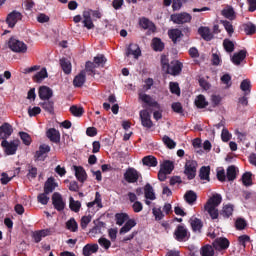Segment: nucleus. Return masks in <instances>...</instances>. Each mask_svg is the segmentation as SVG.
Returning <instances> with one entry per match:
<instances>
[{"instance_id":"obj_47","label":"nucleus","mask_w":256,"mask_h":256,"mask_svg":"<svg viewBox=\"0 0 256 256\" xmlns=\"http://www.w3.org/2000/svg\"><path fill=\"white\" fill-rule=\"evenodd\" d=\"M185 201L189 203V205H193L197 201V194L193 191H188L185 194Z\"/></svg>"},{"instance_id":"obj_30","label":"nucleus","mask_w":256,"mask_h":256,"mask_svg":"<svg viewBox=\"0 0 256 256\" xmlns=\"http://www.w3.org/2000/svg\"><path fill=\"white\" fill-rule=\"evenodd\" d=\"M198 33L205 41H211L213 39V34H211V30L208 27H200Z\"/></svg>"},{"instance_id":"obj_5","label":"nucleus","mask_w":256,"mask_h":256,"mask_svg":"<svg viewBox=\"0 0 256 256\" xmlns=\"http://www.w3.org/2000/svg\"><path fill=\"white\" fill-rule=\"evenodd\" d=\"M184 174L189 180L195 179V175H197V162L195 160L186 161Z\"/></svg>"},{"instance_id":"obj_46","label":"nucleus","mask_w":256,"mask_h":256,"mask_svg":"<svg viewBox=\"0 0 256 256\" xmlns=\"http://www.w3.org/2000/svg\"><path fill=\"white\" fill-rule=\"evenodd\" d=\"M47 76H48L47 69L43 68L41 71H39L38 73L35 74L33 79L36 83H41V81H43V79H47Z\"/></svg>"},{"instance_id":"obj_15","label":"nucleus","mask_w":256,"mask_h":256,"mask_svg":"<svg viewBox=\"0 0 256 256\" xmlns=\"http://www.w3.org/2000/svg\"><path fill=\"white\" fill-rule=\"evenodd\" d=\"M53 230L51 229H44V230H39L35 231L32 234V237L35 241V243H40V241L43 239V237H49V235H52Z\"/></svg>"},{"instance_id":"obj_28","label":"nucleus","mask_w":256,"mask_h":256,"mask_svg":"<svg viewBox=\"0 0 256 256\" xmlns=\"http://www.w3.org/2000/svg\"><path fill=\"white\" fill-rule=\"evenodd\" d=\"M190 225L192 227V230L195 232H200L201 229H203V222L197 217L190 218Z\"/></svg>"},{"instance_id":"obj_21","label":"nucleus","mask_w":256,"mask_h":256,"mask_svg":"<svg viewBox=\"0 0 256 256\" xmlns=\"http://www.w3.org/2000/svg\"><path fill=\"white\" fill-rule=\"evenodd\" d=\"M127 57L133 55L134 59L141 57V48L137 44H130L126 52Z\"/></svg>"},{"instance_id":"obj_14","label":"nucleus","mask_w":256,"mask_h":256,"mask_svg":"<svg viewBox=\"0 0 256 256\" xmlns=\"http://www.w3.org/2000/svg\"><path fill=\"white\" fill-rule=\"evenodd\" d=\"M140 118H141L143 127H147V129H151L153 127V121H151V114H149V111L141 110Z\"/></svg>"},{"instance_id":"obj_20","label":"nucleus","mask_w":256,"mask_h":256,"mask_svg":"<svg viewBox=\"0 0 256 256\" xmlns=\"http://www.w3.org/2000/svg\"><path fill=\"white\" fill-rule=\"evenodd\" d=\"M84 27L86 29H94L95 24H93V20L91 19V10H86L83 12V21H82Z\"/></svg>"},{"instance_id":"obj_11","label":"nucleus","mask_w":256,"mask_h":256,"mask_svg":"<svg viewBox=\"0 0 256 256\" xmlns=\"http://www.w3.org/2000/svg\"><path fill=\"white\" fill-rule=\"evenodd\" d=\"M182 70H183V63L177 60H174L169 65L168 69L166 70V73H168L169 75L176 76V75H179Z\"/></svg>"},{"instance_id":"obj_9","label":"nucleus","mask_w":256,"mask_h":256,"mask_svg":"<svg viewBox=\"0 0 256 256\" xmlns=\"http://www.w3.org/2000/svg\"><path fill=\"white\" fill-rule=\"evenodd\" d=\"M144 197H145V204L151 205V201H155L157 199V195L155 194V190L151 184H146L144 186Z\"/></svg>"},{"instance_id":"obj_33","label":"nucleus","mask_w":256,"mask_h":256,"mask_svg":"<svg viewBox=\"0 0 256 256\" xmlns=\"http://www.w3.org/2000/svg\"><path fill=\"white\" fill-rule=\"evenodd\" d=\"M142 163L143 165H146V167H157V158H155L154 156H146L142 159Z\"/></svg>"},{"instance_id":"obj_10","label":"nucleus","mask_w":256,"mask_h":256,"mask_svg":"<svg viewBox=\"0 0 256 256\" xmlns=\"http://www.w3.org/2000/svg\"><path fill=\"white\" fill-rule=\"evenodd\" d=\"M174 235H175L176 241L183 242L189 239V231H187V228H185V226L183 225H179L176 228Z\"/></svg>"},{"instance_id":"obj_43","label":"nucleus","mask_w":256,"mask_h":256,"mask_svg":"<svg viewBox=\"0 0 256 256\" xmlns=\"http://www.w3.org/2000/svg\"><path fill=\"white\" fill-rule=\"evenodd\" d=\"M226 177H227L228 181H235V179L237 178V167L229 166L227 168Z\"/></svg>"},{"instance_id":"obj_22","label":"nucleus","mask_w":256,"mask_h":256,"mask_svg":"<svg viewBox=\"0 0 256 256\" xmlns=\"http://www.w3.org/2000/svg\"><path fill=\"white\" fill-rule=\"evenodd\" d=\"M213 247L216 248L218 251L223 249H229V240L227 238H217L213 242Z\"/></svg>"},{"instance_id":"obj_45","label":"nucleus","mask_w":256,"mask_h":256,"mask_svg":"<svg viewBox=\"0 0 256 256\" xmlns=\"http://www.w3.org/2000/svg\"><path fill=\"white\" fill-rule=\"evenodd\" d=\"M220 215L224 217L225 219H228V217H231L233 215V205L227 204L224 205Z\"/></svg>"},{"instance_id":"obj_3","label":"nucleus","mask_w":256,"mask_h":256,"mask_svg":"<svg viewBox=\"0 0 256 256\" xmlns=\"http://www.w3.org/2000/svg\"><path fill=\"white\" fill-rule=\"evenodd\" d=\"M139 179H143V176L140 174L137 169L129 167L124 173V180L126 183H137Z\"/></svg>"},{"instance_id":"obj_60","label":"nucleus","mask_w":256,"mask_h":256,"mask_svg":"<svg viewBox=\"0 0 256 256\" xmlns=\"http://www.w3.org/2000/svg\"><path fill=\"white\" fill-rule=\"evenodd\" d=\"M244 31L246 35H253L256 31V27L253 23H247L244 25Z\"/></svg>"},{"instance_id":"obj_38","label":"nucleus","mask_w":256,"mask_h":256,"mask_svg":"<svg viewBox=\"0 0 256 256\" xmlns=\"http://www.w3.org/2000/svg\"><path fill=\"white\" fill-rule=\"evenodd\" d=\"M223 48L226 53H233L235 51V42L226 38L223 40Z\"/></svg>"},{"instance_id":"obj_48","label":"nucleus","mask_w":256,"mask_h":256,"mask_svg":"<svg viewBox=\"0 0 256 256\" xmlns=\"http://www.w3.org/2000/svg\"><path fill=\"white\" fill-rule=\"evenodd\" d=\"M70 112L72 113V115H74V117H81L85 113V110L81 106L74 105L70 107Z\"/></svg>"},{"instance_id":"obj_51","label":"nucleus","mask_w":256,"mask_h":256,"mask_svg":"<svg viewBox=\"0 0 256 256\" xmlns=\"http://www.w3.org/2000/svg\"><path fill=\"white\" fill-rule=\"evenodd\" d=\"M95 205H97L98 209H101V207H103V205L101 204V194H99V192H96V196H95V200L92 202L88 203V207H95Z\"/></svg>"},{"instance_id":"obj_44","label":"nucleus","mask_w":256,"mask_h":256,"mask_svg":"<svg viewBox=\"0 0 256 256\" xmlns=\"http://www.w3.org/2000/svg\"><path fill=\"white\" fill-rule=\"evenodd\" d=\"M160 169L168 173V175H171V173L173 172V169H175V165L173 164V162L167 160V161H164Z\"/></svg>"},{"instance_id":"obj_37","label":"nucleus","mask_w":256,"mask_h":256,"mask_svg":"<svg viewBox=\"0 0 256 256\" xmlns=\"http://www.w3.org/2000/svg\"><path fill=\"white\" fill-rule=\"evenodd\" d=\"M103 227H105V223L98 222L92 229H90V237H95L96 235L101 234V229H103Z\"/></svg>"},{"instance_id":"obj_58","label":"nucleus","mask_w":256,"mask_h":256,"mask_svg":"<svg viewBox=\"0 0 256 256\" xmlns=\"http://www.w3.org/2000/svg\"><path fill=\"white\" fill-rule=\"evenodd\" d=\"M169 87H170L171 93L178 96L181 95V89L179 88V83L170 82Z\"/></svg>"},{"instance_id":"obj_24","label":"nucleus","mask_w":256,"mask_h":256,"mask_svg":"<svg viewBox=\"0 0 256 256\" xmlns=\"http://www.w3.org/2000/svg\"><path fill=\"white\" fill-rule=\"evenodd\" d=\"M86 79L87 76L85 74V71H81L78 75L75 76L73 80L74 87H83V85H85Z\"/></svg>"},{"instance_id":"obj_16","label":"nucleus","mask_w":256,"mask_h":256,"mask_svg":"<svg viewBox=\"0 0 256 256\" xmlns=\"http://www.w3.org/2000/svg\"><path fill=\"white\" fill-rule=\"evenodd\" d=\"M51 151V147L47 144H42L39 147V150L36 152V159L38 161H45V157H47V153Z\"/></svg>"},{"instance_id":"obj_2","label":"nucleus","mask_w":256,"mask_h":256,"mask_svg":"<svg viewBox=\"0 0 256 256\" xmlns=\"http://www.w3.org/2000/svg\"><path fill=\"white\" fill-rule=\"evenodd\" d=\"M8 47L10 50L13 51V53H27V44L25 42L15 38L11 37L8 41Z\"/></svg>"},{"instance_id":"obj_35","label":"nucleus","mask_w":256,"mask_h":256,"mask_svg":"<svg viewBox=\"0 0 256 256\" xmlns=\"http://www.w3.org/2000/svg\"><path fill=\"white\" fill-rule=\"evenodd\" d=\"M139 25L140 27H142V29H149L150 31H155V25L147 18H141L139 21Z\"/></svg>"},{"instance_id":"obj_34","label":"nucleus","mask_w":256,"mask_h":256,"mask_svg":"<svg viewBox=\"0 0 256 256\" xmlns=\"http://www.w3.org/2000/svg\"><path fill=\"white\" fill-rule=\"evenodd\" d=\"M195 105L198 107V109H205L207 105H209V102L203 95H198L195 99Z\"/></svg>"},{"instance_id":"obj_6","label":"nucleus","mask_w":256,"mask_h":256,"mask_svg":"<svg viewBox=\"0 0 256 256\" xmlns=\"http://www.w3.org/2000/svg\"><path fill=\"white\" fill-rule=\"evenodd\" d=\"M191 14L187 12L179 13V14H172L171 21L176 25H183V23H191Z\"/></svg>"},{"instance_id":"obj_12","label":"nucleus","mask_w":256,"mask_h":256,"mask_svg":"<svg viewBox=\"0 0 256 256\" xmlns=\"http://www.w3.org/2000/svg\"><path fill=\"white\" fill-rule=\"evenodd\" d=\"M52 203L57 211H63L65 209V200H63V196L57 192L52 196Z\"/></svg>"},{"instance_id":"obj_56","label":"nucleus","mask_w":256,"mask_h":256,"mask_svg":"<svg viewBox=\"0 0 256 256\" xmlns=\"http://www.w3.org/2000/svg\"><path fill=\"white\" fill-rule=\"evenodd\" d=\"M98 243L100 247H103V249H105L106 251L109 250L111 247V241L105 237H101L100 239H98Z\"/></svg>"},{"instance_id":"obj_18","label":"nucleus","mask_w":256,"mask_h":256,"mask_svg":"<svg viewBox=\"0 0 256 256\" xmlns=\"http://www.w3.org/2000/svg\"><path fill=\"white\" fill-rule=\"evenodd\" d=\"M39 97L42 101H49L53 97V90L47 86H42L39 89Z\"/></svg>"},{"instance_id":"obj_54","label":"nucleus","mask_w":256,"mask_h":256,"mask_svg":"<svg viewBox=\"0 0 256 256\" xmlns=\"http://www.w3.org/2000/svg\"><path fill=\"white\" fill-rule=\"evenodd\" d=\"M70 209L75 213H79V209H81V202L75 201L73 197H70Z\"/></svg>"},{"instance_id":"obj_27","label":"nucleus","mask_w":256,"mask_h":256,"mask_svg":"<svg viewBox=\"0 0 256 256\" xmlns=\"http://www.w3.org/2000/svg\"><path fill=\"white\" fill-rule=\"evenodd\" d=\"M56 187H57V183H55V178L51 177V178H48V180L45 182L44 191L45 193H53Z\"/></svg>"},{"instance_id":"obj_25","label":"nucleus","mask_w":256,"mask_h":256,"mask_svg":"<svg viewBox=\"0 0 256 256\" xmlns=\"http://www.w3.org/2000/svg\"><path fill=\"white\" fill-rule=\"evenodd\" d=\"M99 251V245L98 244H86L83 247V255L84 256H91L93 253H97Z\"/></svg>"},{"instance_id":"obj_13","label":"nucleus","mask_w":256,"mask_h":256,"mask_svg":"<svg viewBox=\"0 0 256 256\" xmlns=\"http://www.w3.org/2000/svg\"><path fill=\"white\" fill-rule=\"evenodd\" d=\"M13 133V127H11V124L4 123L2 126H0V139L3 141H7L9 137H11V134Z\"/></svg>"},{"instance_id":"obj_19","label":"nucleus","mask_w":256,"mask_h":256,"mask_svg":"<svg viewBox=\"0 0 256 256\" xmlns=\"http://www.w3.org/2000/svg\"><path fill=\"white\" fill-rule=\"evenodd\" d=\"M46 136L50 141H52V143H59L61 141V133H59V130L55 128H50L46 132Z\"/></svg>"},{"instance_id":"obj_31","label":"nucleus","mask_w":256,"mask_h":256,"mask_svg":"<svg viewBox=\"0 0 256 256\" xmlns=\"http://www.w3.org/2000/svg\"><path fill=\"white\" fill-rule=\"evenodd\" d=\"M220 23L223 25L225 31L228 34V37H233V33H235V27H233V23L227 20H221Z\"/></svg>"},{"instance_id":"obj_40","label":"nucleus","mask_w":256,"mask_h":256,"mask_svg":"<svg viewBox=\"0 0 256 256\" xmlns=\"http://www.w3.org/2000/svg\"><path fill=\"white\" fill-rule=\"evenodd\" d=\"M60 65H61L62 71H64L66 75H69V73H71V61L65 58H62L60 59Z\"/></svg>"},{"instance_id":"obj_61","label":"nucleus","mask_w":256,"mask_h":256,"mask_svg":"<svg viewBox=\"0 0 256 256\" xmlns=\"http://www.w3.org/2000/svg\"><path fill=\"white\" fill-rule=\"evenodd\" d=\"M251 237L249 235H242L238 237V243L239 245H242V247H247V243H250Z\"/></svg>"},{"instance_id":"obj_8","label":"nucleus","mask_w":256,"mask_h":256,"mask_svg":"<svg viewBox=\"0 0 256 256\" xmlns=\"http://www.w3.org/2000/svg\"><path fill=\"white\" fill-rule=\"evenodd\" d=\"M21 19H23V14H21V12L17 10H14L7 15L6 23L8 27L13 29V27H15V25H17V22L21 21Z\"/></svg>"},{"instance_id":"obj_4","label":"nucleus","mask_w":256,"mask_h":256,"mask_svg":"<svg viewBox=\"0 0 256 256\" xmlns=\"http://www.w3.org/2000/svg\"><path fill=\"white\" fill-rule=\"evenodd\" d=\"M20 141L19 140H12V141H7L3 140L1 143V146L4 149V152L6 155H15L17 153V149L19 148Z\"/></svg>"},{"instance_id":"obj_55","label":"nucleus","mask_w":256,"mask_h":256,"mask_svg":"<svg viewBox=\"0 0 256 256\" xmlns=\"http://www.w3.org/2000/svg\"><path fill=\"white\" fill-rule=\"evenodd\" d=\"M94 63L96 67H104L105 63H107V59L103 55H98L94 57Z\"/></svg>"},{"instance_id":"obj_42","label":"nucleus","mask_w":256,"mask_h":256,"mask_svg":"<svg viewBox=\"0 0 256 256\" xmlns=\"http://www.w3.org/2000/svg\"><path fill=\"white\" fill-rule=\"evenodd\" d=\"M240 89L244 95H249L251 93V81L249 79L243 80L240 84Z\"/></svg>"},{"instance_id":"obj_50","label":"nucleus","mask_w":256,"mask_h":256,"mask_svg":"<svg viewBox=\"0 0 256 256\" xmlns=\"http://www.w3.org/2000/svg\"><path fill=\"white\" fill-rule=\"evenodd\" d=\"M92 220H93V215L91 214L83 216L81 218L80 227H82V229H87V225H89Z\"/></svg>"},{"instance_id":"obj_53","label":"nucleus","mask_w":256,"mask_h":256,"mask_svg":"<svg viewBox=\"0 0 256 256\" xmlns=\"http://www.w3.org/2000/svg\"><path fill=\"white\" fill-rule=\"evenodd\" d=\"M162 141L164 145L168 147V149H175V147H177V143H175V141H173V139H171L169 136H164Z\"/></svg>"},{"instance_id":"obj_63","label":"nucleus","mask_w":256,"mask_h":256,"mask_svg":"<svg viewBox=\"0 0 256 256\" xmlns=\"http://www.w3.org/2000/svg\"><path fill=\"white\" fill-rule=\"evenodd\" d=\"M242 183L243 185H245L246 187H249V185H252V180H251V173L246 172L243 176H242Z\"/></svg>"},{"instance_id":"obj_49","label":"nucleus","mask_w":256,"mask_h":256,"mask_svg":"<svg viewBox=\"0 0 256 256\" xmlns=\"http://www.w3.org/2000/svg\"><path fill=\"white\" fill-rule=\"evenodd\" d=\"M66 227L69 231H72V233L77 232V229H79L77 221H75V218L68 220L66 223Z\"/></svg>"},{"instance_id":"obj_23","label":"nucleus","mask_w":256,"mask_h":256,"mask_svg":"<svg viewBox=\"0 0 256 256\" xmlns=\"http://www.w3.org/2000/svg\"><path fill=\"white\" fill-rule=\"evenodd\" d=\"M245 57H247V52L245 50H241L232 56L231 61L234 63V65H241V63L245 60Z\"/></svg>"},{"instance_id":"obj_17","label":"nucleus","mask_w":256,"mask_h":256,"mask_svg":"<svg viewBox=\"0 0 256 256\" xmlns=\"http://www.w3.org/2000/svg\"><path fill=\"white\" fill-rule=\"evenodd\" d=\"M75 177L80 183H85L87 181V172L84 167L74 166Z\"/></svg>"},{"instance_id":"obj_7","label":"nucleus","mask_w":256,"mask_h":256,"mask_svg":"<svg viewBox=\"0 0 256 256\" xmlns=\"http://www.w3.org/2000/svg\"><path fill=\"white\" fill-rule=\"evenodd\" d=\"M139 100L142 101V103H145L148 105V107H154V109H161V105L158 104L155 99H153L150 95L145 94L143 91H139L138 93Z\"/></svg>"},{"instance_id":"obj_62","label":"nucleus","mask_w":256,"mask_h":256,"mask_svg":"<svg viewBox=\"0 0 256 256\" xmlns=\"http://www.w3.org/2000/svg\"><path fill=\"white\" fill-rule=\"evenodd\" d=\"M152 213H153L156 221H161V219H163V217H165L161 208H153Z\"/></svg>"},{"instance_id":"obj_29","label":"nucleus","mask_w":256,"mask_h":256,"mask_svg":"<svg viewBox=\"0 0 256 256\" xmlns=\"http://www.w3.org/2000/svg\"><path fill=\"white\" fill-rule=\"evenodd\" d=\"M137 225V222L134 219H129L125 223V225L120 229V235H125V233H129L133 227Z\"/></svg>"},{"instance_id":"obj_57","label":"nucleus","mask_w":256,"mask_h":256,"mask_svg":"<svg viewBox=\"0 0 256 256\" xmlns=\"http://www.w3.org/2000/svg\"><path fill=\"white\" fill-rule=\"evenodd\" d=\"M49 193L45 192L42 194H39L37 199H38V203H41V205H47L49 203Z\"/></svg>"},{"instance_id":"obj_39","label":"nucleus","mask_w":256,"mask_h":256,"mask_svg":"<svg viewBox=\"0 0 256 256\" xmlns=\"http://www.w3.org/2000/svg\"><path fill=\"white\" fill-rule=\"evenodd\" d=\"M201 256H214L215 249L211 245H205L200 250Z\"/></svg>"},{"instance_id":"obj_52","label":"nucleus","mask_w":256,"mask_h":256,"mask_svg":"<svg viewBox=\"0 0 256 256\" xmlns=\"http://www.w3.org/2000/svg\"><path fill=\"white\" fill-rule=\"evenodd\" d=\"M152 47H153L154 51H161L162 49L165 48V44L162 43L161 39L154 38L152 40Z\"/></svg>"},{"instance_id":"obj_64","label":"nucleus","mask_w":256,"mask_h":256,"mask_svg":"<svg viewBox=\"0 0 256 256\" xmlns=\"http://www.w3.org/2000/svg\"><path fill=\"white\" fill-rule=\"evenodd\" d=\"M220 81H222V83L224 85H226V88L229 89V87H231L232 83H231V75L229 74H224L221 78Z\"/></svg>"},{"instance_id":"obj_59","label":"nucleus","mask_w":256,"mask_h":256,"mask_svg":"<svg viewBox=\"0 0 256 256\" xmlns=\"http://www.w3.org/2000/svg\"><path fill=\"white\" fill-rule=\"evenodd\" d=\"M21 140L23 141L24 145H31V136L27 132H20L19 133Z\"/></svg>"},{"instance_id":"obj_26","label":"nucleus","mask_w":256,"mask_h":256,"mask_svg":"<svg viewBox=\"0 0 256 256\" xmlns=\"http://www.w3.org/2000/svg\"><path fill=\"white\" fill-rule=\"evenodd\" d=\"M221 15L225 17V19H229V21H234L235 19V10L231 6H226L222 11Z\"/></svg>"},{"instance_id":"obj_1","label":"nucleus","mask_w":256,"mask_h":256,"mask_svg":"<svg viewBox=\"0 0 256 256\" xmlns=\"http://www.w3.org/2000/svg\"><path fill=\"white\" fill-rule=\"evenodd\" d=\"M222 201L223 198L221 197V194H214L207 201L204 209L210 215L211 219H217L219 217V210L217 208L221 205Z\"/></svg>"},{"instance_id":"obj_32","label":"nucleus","mask_w":256,"mask_h":256,"mask_svg":"<svg viewBox=\"0 0 256 256\" xmlns=\"http://www.w3.org/2000/svg\"><path fill=\"white\" fill-rule=\"evenodd\" d=\"M169 38L173 41V43H177L178 39L183 37V32L179 29H172L168 31Z\"/></svg>"},{"instance_id":"obj_41","label":"nucleus","mask_w":256,"mask_h":256,"mask_svg":"<svg viewBox=\"0 0 256 256\" xmlns=\"http://www.w3.org/2000/svg\"><path fill=\"white\" fill-rule=\"evenodd\" d=\"M209 173H211V168L209 166H203L200 169L199 177L202 181H209Z\"/></svg>"},{"instance_id":"obj_36","label":"nucleus","mask_w":256,"mask_h":256,"mask_svg":"<svg viewBox=\"0 0 256 256\" xmlns=\"http://www.w3.org/2000/svg\"><path fill=\"white\" fill-rule=\"evenodd\" d=\"M115 221H116V225H119L121 227V225H123L125 223V221H129V214L127 213H117L115 214Z\"/></svg>"}]
</instances>
